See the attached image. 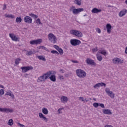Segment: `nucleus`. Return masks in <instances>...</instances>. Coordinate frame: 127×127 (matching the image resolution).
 Here are the masks:
<instances>
[{
    "label": "nucleus",
    "instance_id": "1",
    "mask_svg": "<svg viewBox=\"0 0 127 127\" xmlns=\"http://www.w3.org/2000/svg\"><path fill=\"white\" fill-rule=\"evenodd\" d=\"M53 73L51 72V71H50L45 74H44L43 75L40 76L38 77V79L37 80V81L38 83H41L42 82H45L47 79H48L49 77H50L51 75L53 74H56V72L55 71H53Z\"/></svg>",
    "mask_w": 127,
    "mask_h": 127
},
{
    "label": "nucleus",
    "instance_id": "2",
    "mask_svg": "<svg viewBox=\"0 0 127 127\" xmlns=\"http://www.w3.org/2000/svg\"><path fill=\"white\" fill-rule=\"evenodd\" d=\"M75 73L79 78H85L87 76V73L84 70L81 69H77L76 70Z\"/></svg>",
    "mask_w": 127,
    "mask_h": 127
},
{
    "label": "nucleus",
    "instance_id": "3",
    "mask_svg": "<svg viewBox=\"0 0 127 127\" xmlns=\"http://www.w3.org/2000/svg\"><path fill=\"white\" fill-rule=\"evenodd\" d=\"M48 38L49 40H50L51 42H52V43H56V41L57 40V39L56 38V37L54 35H53V34L50 33L48 35Z\"/></svg>",
    "mask_w": 127,
    "mask_h": 127
},
{
    "label": "nucleus",
    "instance_id": "4",
    "mask_svg": "<svg viewBox=\"0 0 127 127\" xmlns=\"http://www.w3.org/2000/svg\"><path fill=\"white\" fill-rule=\"evenodd\" d=\"M81 41L76 39L70 40V44L72 46H77V45H80Z\"/></svg>",
    "mask_w": 127,
    "mask_h": 127
},
{
    "label": "nucleus",
    "instance_id": "5",
    "mask_svg": "<svg viewBox=\"0 0 127 127\" xmlns=\"http://www.w3.org/2000/svg\"><path fill=\"white\" fill-rule=\"evenodd\" d=\"M84 11V8H73L72 9V13L74 15L79 14L80 12Z\"/></svg>",
    "mask_w": 127,
    "mask_h": 127
},
{
    "label": "nucleus",
    "instance_id": "6",
    "mask_svg": "<svg viewBox=\"0 0 127 127\" xmlns=\"http://www.w3.org/2000/svg\"><path fill=\"white\" fill-rule=\"evenodd\" d=\"M105 92L107 93V95L111 98V99H114V98H115V93H114L113 91H110V89L106 88L105 89Z\"/></svg>",
    "mask_w": 127,
    "mask_h": 127
},
{
    "label": "nucleus",
    "instance_id": "7",
    "mask_svg": "<svg viewBox=\"0 0 127 127\" xmlns=\"http://www.w3.org/2000/svg\"><path fill=\"white\" fill-rule=\"evenodd\" d=\"M9 36L12 41H18V36H16L15 34L13 33H10L9 34Z\"/></svg>",
    "mask_w": 127,
    "mask_h": 127
},
{
    "label": "nucleus",
    "instance_id": "8",
    "mask_svg": "<svg viewBox=\"0 0 127 127\" xmlns=\"http://www.w3.org/2000/svg\"><path fill=\"white\" fill-rule=\"evenodd\" d=\"M21 69L23 73H26L27 71H29V70H32L33 67L32 66H22L21 67Z\"/></svg>",
    "mask_w": 127,
    "mask_h": 127
},
{
    "label": "nucleus",
    "instance_id": "9",
    "mask_svg": "<svg viewBox=\"0 0 127 127\" xmlns=\"http://www.w3.org/2000/svg\"><path fill=\"white\" fill-rule=\"evenodd\" d=\"M41 42H42V39L33 40L30 41V44H31V45H35L37 44H40Z\"/></svg>",
    "mask_w": 127,
    "mask_h": 127
},
{
    "label": "nucleus",
    "instance_id": "10",
    "mask_svg": "<svg viewBox=\"0 0 127 127\" xmlns=\"http://www.w3.org/2000/svg\"><path fill=\"white\" fill-rule=\"evenodd\" d=\"M112 61L114 64H119V63H120V64H122V63H124V60H122L121 59L118 58L113 59Z\"/></svg>",
    "mask_w": 127,
    "mask_h": 127
},
{
    "label": "nucleus",
    "instance_id": "11",
    "mask_svg": "<svg viewBox=\"0 0 127 127\" xmlns=\"http://www.w3.org/2000/svg\"><path fill=\"white\" fill-rule=\"evenodd\" d=\"M86 64H88V65H96V63H95V61H94V60H92L90 58H87L86 59Z\"/></svg>",
    "mask_w": 127,
    "mask_h": 127
},
{
    "label": "nucleus",
    "instance_id": "12",
    "mask_svg": "<svg viewBox=\"0 0 127 127\" xmlns=\"http://www.w3.org/2000/svg\"><path fill=\"white\" fill-rule=\"evenodd\" d=\"M0 112H2V113H12L13 112V110L12 109H10L9 108H0Z\"/></svg>",
    "mask_w": 127,
    "mask_h": 127
},
{
    "label": "nucleus",
    "instance_id": "13",
    "mask_svg": "<svg viewBox=\"0 0 127 127\" xmlns=\"http://www.w3.org/2000/svg\"><path fill=\"white\" fill-rule=\"evenodd\" d=\"M24 20L26 23H32V18L29 16H26L24 17Z\"/></svg>",
    "mask_w": 127,
    "mask_h": 127
},
{
    "label": "nucleus",
    "instance_id": "14",
    "mask_svg": "<svg viewBox=\"0 0 127 127\" xmlns=\"http://www.w3.org/2000/svg\"><path fill=\"white\" fill-rule=\"evenodd\" d=\"M39 116L40 119H41V120H42V121H44V122H45L46 123H47L48 122V119L45 117V116H44V115H43L42 113H39Z\"/></svg>",
    "mask_w": 127,
    "mask_h": 127
},
{
    "label": "nucleus",
    "instance_id": "15",
    "mask_svg": "<svg viewBox=\"0 0 127 127\" xmlns=\"http://www.w3.org/2000/svg\"><path fill=\"white\" fill-rule=\"evenodd\" d=\"M106 87V83L101 82V83H98L95 84L93 87L95 89H97L98 88H99V87Z\"/></svg>",
    "mask_w": 127,
    "mask_h": 127
},
{
    "label": "nucleus",
    "instance_id": "16",
    "mask_svg": "<svg viewBox=\"0 0 127 127\" xmlns=\"http://www.w3.org/2000/svg\"><path fill=\"white\" fill-rule=\"evenodd\" d=\"M127 13V10L126 9H124L119 13V15L120 17H123V16H124V15H126V13Z\"/></svg>",
    "mask_w": 127,
    "mask_h": 127
},
{
    "label": "nucleus",
    "instance_id": "17",
    "mask_svg": "<svg viewBox=\"0 0 127 127\" xmlns=\"http://www.w3.org/2000/svg\"><path fill=\"white\" fill-rule=\"evenodd\" d=\"M91 12L92 13H99L102 12V9L94 7L91 10Z\"/></svg>",
    "mask_w": 127,
    "mask_h": 127
},
{
    "label": "nucleus",
    "instance_id": "18",
    "mask_svg": "<svg viewBox=\"0 0 127 127\" xmlns=\"http://www.w3.org/2000/svg\"><path fill=\"white\" fill-rule=\"evenodd\" d=\"M70 33L71 34H72V35H75L77 37H82V36H83L82 32H71Z\"/></svg>",
    "mask_w": 127,
    "mask_h": 127
},
{
    "label": "nucleus",
    "instance_id": "19",
    "mask_svg": "<svg viewBox=\"0 0 127 127\" xmlns=\"http://www.w3.org/2000/svg\"><path fill=\"white\" fill-rule=\"evenodd\" d=\"M69 100V98L66 96H62L61 98V101L62 103H67Z\"/></svg>",
    "mask_w": 127,
    "mask_h": 127
},
{
    "label": "nucleus",
    "instance_id": "20",
    "mask_svg": "<svg viewBox=\"0 0 127 127\" xmlns=\"http://www.w3.org/2000/svg\"><path fill=\"white\" fill-rule=\"evenodd\" d=\"M103 112L105 115H112V112L109 109H104L103 110Z\"/></svg>",
    "mask_w": 127,
    "mask_h": 127
},
{
    "label": "nucleus",
    "instance_id": "21",
    "mask_svg": "<svg viewBox=\"0 0 127 127\" xmlns=\"http://www.w3.org/2000/svg\"><path fill=\"white\" fill-rule=\"evenodd\" d=\"M49 77L52 82H56V76H55V75H50Z\"/></svg>",
    "mask_w": 127,
    "mask_h": 127
},
{
    "label": "nucleus",
    "instance_id": "22",
    "mask_svg": "<svg viewBox=\"0 0 127 127\" xmlns=\"http://www.w3.org/2000/svg\"><path fill=\"white\" fill-rule=\"evenodd\" d=\"M106 28L107 32H111V29H112V25L110 24H107L106 25Z\"/></svg>",
    "mask_w": 127,
    "mask_h": 127
},
{
    "label": "nucleus",
    "instance_id": "23",
    "mask_svg": "<svg viewBox=\"0 0 127 127\" xmlns=\"http://www.w3.org/2000/svg\"><path fill=\"white\" fill-rule=\"evenodd\" d=\"M36 58H38L39 60H42V61H46V59L43 56H37Z\"/></svg>",
    "mask_w": 127,
    "mask_h": 127
},
{
    "label": "nucleus",
    "instance_id": "24",
    "mask_svg": "<svg viewBox=\"0 0 127 127\" xmlns=\"http://www.w3.org/2000/svg\"><path fill=\"white\" fill-rule=\"evenodd\" d=\"M6 95L7 96H11V98H12V99H14V95L12 93L11 91L7 92L6 93Z\"/></svg>",
    "mask_w": 127,
    "mask_h": 127
},
{
    "label": "nucleus",
    "instance_id": "25",
    "mask_svg": "<svg viewBox=\"0 0 127 127\" xmlns=\"http://www.w3.org/2000/svg\"><path fill=\"white\" fill-rule=\"evenodd\" d=\"M42 111L44 115H48V110L47 109V108H43Z\"/></svg>",
    "mask_w": 127,
    "mask_h": 127
},
{
    "label": "nucleus",
    "instance_id": "26",
    "mask_svg": "<svg viewBox=\"0 0 127 127\" xmlns=\"http://www.w3.org/2000/svg\"><path fill=\"white\" fill-rule=\"evenodd\" d=\"M74 2L75 4H77V5H81V0H74Z\"/></svg>",
    "mask_w": 127,
    "mask_h": 127
},
{
    "label": "nucleus",
    "instance_id": "27",
    "mask_svg": "<svg viewBox=\"0 0 127 127\" xmlns=\"http://www.w3.org/2000/svg\"><path fill=\"white\" fill-rule=\"evenodd\" d=\"M22 21V19H21V17H17L16 18V22L17 23H20V22H21V21Z\"/></svg>",
    "mask_w": 127,
    "mask_h": 127
},
{
    "label": "nucleus",
    "instance_id": "28",
    "mask_svg": "<svg viewBox=\"0 0 127 127\" xmlns=\"http://www.w3.org/2000/svg\"><path fill=\"white\" fill-rule=\"evenodd\" d=\"M20 61H21V59H20L19 58H17L15 60V64H16V65H18V64H19V62H20Z\"/></svg>",
    "mask_w": 127,
    "mask_h": 127
},
{
    "label": "nucleus",
    "instance_id": "29",
    "mask_svg": "<svg viewBox=\"0 0 127 127\" xmlns=\"http://www.w3.org/2000/svg\"><path fill=\"white\" fill-rule=\"evenodd\" d=\"M5 17H7L8 18H14L15 16L14 15H13L12 14H7L5 15Z\"/></svg>",
    "mask_w": 127,
    "mask_h": 127
},
{
    "label": "nucleus",
    "instance_id": "30",
    "mask_svg": "<svg viewBox=\"0 0 127 127\" xmlns=\"http://www.w3.org/2000/svg\"><path fill=\"white\" fill-rule=\"evenodd\" d=\"M8 126H13V120L12 119H10L8 122Z\"/></svg>",
    "mask_w": 127,
    "mask_h": 127
},
{
    "label": "nucleus",
    "instance_id": "31",
    "mask_svg": "<svg viewBox=\"0 0 127 127\" xmlns=\"http://www.w3.org/2000/svg\"><path fill=\"white\" fill-rule=\"evenodd\" d=\"M101 54H102L103 55H104L106 56V55L107 54V52H106V50H104L102 51L100 50Z\"/></svg>",
    "mask_w": 127,
    "mask_h": 127
},
{
    "label": "nucleus",
    "instance_id": "32",
    "mask_svg": "<svg viewBox=\"0 0 127 127\" xmlns=\"http://www.w3.org/2000/svg\"><path fill=\"white\" fill-rule=\"evenodd\" d=\"M97 58L98 61H102L103 60V57L102 56H97Z\"/></svg>",
    "mask_w": 127,
    "mask_h": 127
},
{
    "label": "nucleus",
    "instance_id": "33",
    "mask_svg": "<svg viewBox=\"0 0 127 127\" xmlns=\"http://www.w3.org/2000/svg\"><path fill=\"white\" fill-rule=\"evenodd\" d=\"M58 51L59 52V53H60V54H61V55H62V54H63V53H64L63 50H62V49H61V48L59 49Z\"/></svg>",
    "mask_w": 127,
    "mask_h": 127
},
{
    "label": "nucleus",
    "instance_id": "34",
    "mask_svg": "<svg viewBox=\"0 0 127 127\" xmlns=\"http://www.w3.org/2000/svg\"><path fill=\"white\" fill-rule=\"evenodd\" d=\"M39 49H43V50H47V48L43 46L39 47Z\"/></svg>",
    "mask_w": 127,
    "mask_h": 127
},
{
    "label": "nucleus",
    "instance_id": "35",
    "mask_svg": "<svg viewBox=\"0 0 127 127\" xmlns=\"http://www.w3.org/2000/svg\"><path fill=\"white\" fill-rule=\"evenodd\" d=\"M33 54V53L32 51H27L26 53V55H27V56H29L30 55H32Z\"/></svg>",
    "mask_w": 127,
    "mask_h": 127
},
{
    "label": "nucleus",
    "instance_id": "36",
    "mask_svg": "<svg viewBox=\"0 0 127 127\" xmlns=\"http://www.w3.org/2000/svg\"><path fill=\"white\" fill-rule=\"evenodd\" d=\"M51 53H52L53 54H57L58 55L59 54L58 52L57 51L53 50L51 51Z\"/></svg>",
    "mask_w": 127,
    "mask_h": 127
},
{
    "label": "nucleus",
    "instance_id": "37",
    "mask_svg": "<svg viewBox=\"0 0 127 127\" xmlns=\"http://www.w3.org/2000/svg\"><path fill=\"white\" fill-rule=\"evenodd\" d=\"M4 94V90L1 89L0 90V96H2Z\"/></svg>",
    "mask_w": 127,
    "mask_h": 127
},
{
    "label": "nucleus",
    "instance_id": "38",
    "mask_svg": "<svg viewBox=\"0 0 127 127\" xmlns=\"http://www.w3.org/2000/svg\"><path fill=\"white\" fill-rule=\"evenodd\" d=\"M99 103H94L93 104V106L95 107V108H98V107H99Z\"/></svg>",
    "mask_w": 127,
    "mask_h": 127
},
{
    "label": "nucleus",
    "instance_id": "39",
    "mask_svg": "<svg viewBox=\"0 0 127 127\" xmlns=\"http://www.w3.org/2000/svg\"><path fill=\"white\" fill-rule=\"evenodd\" d=\"M36 23H39V24H42L41 21H40V19L38 18L36 21Z\"/></svg>",
    "mask_w": 127,
    "mask_h": 127
},
{
    "label": "nucleus",
    "instance_id": "40",
    "mask_svg": "<svg viewBox=\"0 0 127 127\" xmlns=\"http://www.w3.org/2000/svg\"><path fill=\"white\" fill-rule=\"evenodd\" d=\"M79 101H81L82 102L86 101V100H84V97H79Z\"/></svg>",
    "mask_w": 127,
    "mask_h": 127
},
{
    "label": "nucleus",
    "instance_id": "41",
    "mask_svg": "<svg viewBox=\"0 0 127 127\" xmlns=\"http://www.w3.org/2000/svg\"><path fill=\"white\" fill-rule=\"evenodd\" d=\"M59 79H60L61 80H64V76L61 75H60L59 76Z\"/></svg>",
    "mask_w": 127,
    "mask_h": 127
},
{
    "label": "nucleus",
    "instance_id": "42",
    "mask_svg": "<svg viewBox=\"0 0 127 127\" xmlns=\"http://www.w3.org/2000/svg\"><path fill=\"white\" fill-rule=\"evenodd\" d=\"M54 47L55 48V49H56L57 50H58L60 49V48H59V47L57 45H54Z\"/></svg>",
    "mask_w": 127,
    "mask_h": 127
},
{
    "label": "nucleus",
    "instance_id": "43",
    "mask_svg": "<svg viewBox=\"0 0 127 127\" xmlns=\"http://www.w3.org/2000/svg\"><path fill=\"white\" fill-rule=\"evenodd\" d=\"M99 106H100V107L101 108H105V105H104L103 103H99Z\"/></svg>",
    "mask_w": 127,
    "mask_h": 127
},
{
    "label": "nucleus",
    "instance_id": "44",
    "mask_svg": "<svg viewBox=\"0 0 127 127\" xmlns=\"http://www.w3.org/2000/svg\"><path fill=\"white\" fill-rule=\"evenodd\" d=\"M70 32H80L76 30H71L70 31Z\"/></svg>",
    "mask_w": 127,
    "mask_h": 127
},
{
    "label": "nucleus",
    "instance_id": "45",
    "mask_svg": "<svg viewBox=\"0 0 127 127\" xmlns=\"http://www.w3.org/2000/svg\"><path fill=\"white\" fill-rule=\"evenodd\" d=\"M6 9V5L5 4H4L2 9L3 10H5Z\"/></svg>",
    "mask_w": 127,
    "mask_h": 127
},
{
    "label": "nucleus",
    "instance_id": "46",
    "mask_svg": "<svg viewBox=\"0 0 127 127\" xmlns=\"http://www.w3.org/2000/svg\"><path fill=\"white\" fill-rule=\"evenodd\" d=\"M93 52H97V51H98V48H94L92 50Z\"/></svg>",
    "mask_w": 127,
    "mask_h": 127
},
{
    "label": "nucleus",
    "instance_id": "47",
    "mask_svg": "<svg viewBox=\"0 0 127 127\" xmlns=\"http://www.w3.org/2000/svg\"><path fill=\"white\" fill-rule=\"evenodd\" d=\"M63 110V108H60L58 109V112H59V114H62V112H61L60 111H62Z\"/></svg>",
    "mask_w": 127,
    "mask_h": 127
},
{
    "label": "nucleus",
    "instance_id": "48",
    "mask_svg": "<svg viewBox=\"0 0 127 127\" xmlns=\"http://www.w3.org/2000/svg\"><path fill=\"white\" fill-rule=\"evenodd\" d=\"M96 30L97 32H101V29H100V28H96Z\"/></svg>",
    "mask_w": 127,
    "mask_h": 127
},
{
    "label": "nucleus",
    "instance_id": "49",
    "mask_svg": "<svg viewBox=\"0 0 127 127\" xmlns=\"http://www.w3.org/2000/svg\"><path fill=\"white\" fill-rule=\"evenodd\" d=\"M20 127H25V126L21 124L20 123L18 124Z\"/></svg>",
    "mask_w": 127,
    "mask_h": 127
},
{
    "label": "nucleus",
    "instance_id": "50",
    "mask_svg": "<svg viewBox=\"0 0 127 127\" xmlns=\"http://www.w3.org/2000/svg\"><path fill=\"white\" fill-rule=\"evenodd\" d=\"M60 71L61 72V73H65V70L63 69H60Z\"/></svg>",
    "mask_w": 127,
    "mask_h": 127
},
{
    "label": "nucleus",
    "instance_id": "51",
    "mask_svg": "<svg viewBox=\"0 0 127 127\" xmlns=\"http://www.w3.org/2000/svg\"><path fill=\"white\" fill-rule=\"evenodd\" d=\"M34 17V18L35 19H36V18H38V16H37V15H34V17Z\"/></svg>",
    "mask_w": 127,
    "mask_h": 127
},
{
    "label": "nucleus",
    "instance_id": "52",
    "mask_svg": "<svg viewBox=\"0 0 127 127\" xmlns=\"http://www.w3.org/2000/svg\"><path fill=\"white\" fill-rule=\"evenodd\" d=\"M30 16H31L32 17H34L35 14L33 13H30L29 14Z\"/></svg>",
    "mask_w": 127,
    "mask_h": 127
},
{
    "label": "nucleus",
    "instance_id": "53",
    "mask_svg": "<svg viewBox=\"0 0 127 127\" xmlns=\"http://www.w3.org/2000/svg\"><path fill=\"white\" fill-rule=\"evenodd\" d=\"M71 62H72V63H78V61L74 60H72Z\"/></svg>",
    "mask_w": 127,
    "mask_h": 127
},
{
    "label": "nucleus",
    "instance_id": "54",
    "mask_svg": "<svg viewBox=\"0 0 127 127\" xmlns=\"http://www.w3.org/2000/svg\"><path fill=\"white\" fill-rule=\"evenodd\" d=\"M105 127H113L111 125H107L105 126Z\"/></svg>",
    "mask_w": 127,
    "mask_h": 127
},
{
    "label": "nucleus",
    "instance_id": "55",
    "mask_svg": "<svg viewBox=\"0 0 127 127\" xmlns=\"http://www.w3.org/2000/svg\"><path fill=\"white\" fill-rule=\"evenodd\" d=\"M125 53H126V54H127V46L126 47V48L125 49Z\"/></svg>",
    "mask_w": 127,
    "mask_h": 127
},
{
    "label": "nucleus",
    "instance_id": "56",
    "mask_svg": "<svg viewBox=\"0 0 127 127\" xmlns=\"http://www.w3.org/2000/svg\"><path fill=\"white\" fill-rule=\"evenodd\" d=\"M107 7H114V6H112V5H108V6H107Z\"/></svg>",
    "mask_w": 127,
    "mask_h": 127
},
{
    "label": "nucleus",
    "instance_id": "57",
    "mask_svg": "<svg viewBox=\"0 0 127 127\" xmlns=\"http://www.w3.org/2000/svg\"><path fill=\"white\" fill-rule=\"evenodd\" d=\"M0 88H2V89H3V86L2 85H0Z\"/></svg>",
    "mask_w": 127,
    "mask_h": 127
},
{
    "label": "nucleus",
    "instance_id": "58",
    "mask_svg": "<svg viewBox=\"0 0 127 127\" xmlns=\"http://www.w3.org/2000/svg\"><path fill=\"white\" fill-rule=\"evenodd\" d=\"M125 3H126V4H127V0H126Z\"/></svg>",
    "mask_w": 127,
    "mask_h": 127
},
{
    "label": "nucleus",
    "instance_id": "59",
    "mask_svg": "<svg viewBox=\"0 0 127 127\" xmlns=\"http://www.w3.org/2000/svg\"><path fill=\"white\" fill-rule=\"evenodd\" d=\"M94 101H96V98H93Z\"/></svg>",
    "mask_w": 127,
    "mask_h": 127
},
{
    "label": "nucleus",
    "instance_id": "60",
    "mask_svg": "<svg viewBox=\"0 0 127 127\" xmlns=\"http://www.w3.org/2000/svg\"><path fill=\"white\" fill-rule=\"evenodd\" d=\"M73 8H74L75 7L74 6H72Z\"/></svg>",
    "mask_w": 127,
    "mask_h": 127
},
{
    "label": "nucleus",
    "instance_id": "61",
    "mask_svg": "<svg viewBox=\"0 0 127 127\" xmlns=\"http://www.w3.org/2000/svg\"><path fill=\"white\" fill-rule=\"evenodd\" d=\"M70 11L72 10V9L70 8Z\"/></svg>",
    "mask_w": 127,
    "mask_h": 127
},
{
    "label": "nucleus",
    "instance_id": "62",
    "mask_svg": "<svg viewBox=\"0 0 127 127\" xmlns=\"http://www.w3.org/2000/svg\"><path fill=\"white\" fill-rule=\"evenodd\" d=\"M84 16H86V15H84Z\"/></svg>",
    "mask_w": 127,
    "mask_h": 127
}]
</instances>
